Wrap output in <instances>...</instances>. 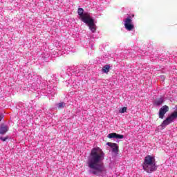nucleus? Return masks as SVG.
Here are the masks:
<instances>
[{
  "label": "nucleus",
  "instance_id": "obj_13",
  "mask_svg": "<svg viewBox=\"0 0 177 177\" xmlns=\"http://www.w3.org/2000/svg\"><path fill=\"white\" fill-rule=\"evenodd\" d=\"M57 106H58V109H64V106H66V104H64V102H60L57 104Z\"/></svg>",
  "mask_w": 177,
  "mask_h": 177
},
{
  "label": "nucleus",
  "instance_id": "obj_12",
  "mask_svg": "<svg viewBox=\"0 0 177 177\" xmlns=\"http://www.w3.org/2000/svg\"><path fill=\"white\" fill-rule=\"evenodd\" d=\"M127 110H128V108H127V106H124L119 111V113L124 114V113H127Z\"/></svg>",
  "mask_w": 177,
  "mask_h": 177
},
{
  "label": "nucleus",
  "instance_id": "obj_10",
  "mask_svg": "<svg viewBox=\"0 0 177 177\" xmlns=\"http://www.w3.org/2000/svg\"><path fill=\"white\" fill-rule=\"evenodd\" d=\"M164 103V98L160 97V98H158L155 102H154V104L156 106H161V104Z\"/></svg>",
  "mask_w": 177,
  "mask_h": 177
},
{
  "label": "nucleus",
  "instance_id": "obj_14",
  "mask_svg": "<svg viewBox=\"0 0 177 177\" xmlns=\"http://www.w3.org/2000/svg\"><path fill=\"white\" fill-rule=\"evenodd\" d=\"M0 140H2L3 142H6V140H8L7 137H1Z\"/></svg>",
  "mask_w": 177,
  "mask_h": 177
},
{
  "label": "nucleus",
  "instance_id": "obj_9",
  "mask_svg": "<svg viewBox=\"0 0 177 177\" xmlns=\"http://www.w3.org/2000/svg\"><path fill=\"white\" fill-rule=\"evenodd\" d=\"M8 129H9V127H8V126H6L5 124H2L0 127V134L5 135V133H6V132H8Z\"/></svg>",
  "mask_w": 177,
  "mask_h": 177
},
{
  "label": "nucleus",
  "instance_id": "obj_4",
  "mask_svg": "<svg viewBox=\"0 0 177 177\" xmlns=\"http://www.w3.org/2000/svg\"><path fill=\"white\" fill-rule=\"evenodd\" d=\"M124 27L128 31L133 30V24H132V17H129L124 19Z\"/></svg>",
  "mask_w": 177,
  "mask_h": 177
},
{
  "label": "nucleus",
  "instance_id": "obj_6",
  "mask_svg": "<svg viewBox=\"0 0 177 177\" xmlns=\"http://www.w3.org/2000/svg\"><path fill=\"white\" fill-rule=\"evenodd\" d=\"M168 111H169V107L168 106L164 105L163 106H162L159 109V118L162 120V118H164V116L165 115V114H167V113H168Z\"/></svg>",
  "mask_w": 177,
  "mask_h": 177
},
{
  "label": "nucleus",
  "instance_id": "obj_11",
  "mask_svg": "<svg viewBox=\"0 0 177 177\" xmlns=\"http://www.w3.org/2000/svg\"><path fill=\"white\" fill-rule=\"evenodd\" d=\"M102 71L103 73H105L107 74V73L110 71V65H105L104 66H103Z\"/></svg>",
  "mask_w": 177,
  "mask_h": 177
},
{
  "label": "nucleus",
  "instance_id": "obj_8",
  "mask_svg": "<svg viewBox=\"0 0 177 177\" xmlns=\"http://www.w3.org/2000/svg\"><path fill=\"white\" fill-rule=\"evenodd\" d=\"M107 138L109 139H124V135L118 134L117 133H111L108 135Z\"/></svg>",
  "mask_w": 177,
  "mask_h": 177
},
{
  "label": "nucleus",
  "instance_id": "obj_7",
  "mask_svg": "<svg viewBox=\"0 0 177 177\" xmlns=\"http://www.w3.org/2000/svg\"><path fill=\"white\" fill-rule=\"evenodd\" d=\"M106 145L112 149L113 153L118 154V145H117V143L107 142Z\"/></svg>",
  "mask_w": 177,
  "mask_h": 177
},
{
  "label": "nucleus",
  "instance_id": "obj_1",
  "mask_svg": "<svg viewBox=\"0 0 177 177\" xmlns=\"http://www.w3.org/2000/svg\"><path fill=\"white\" fill-rule=\"evenodd\" d=\"M104 160V152L100 148H93L88 156L87 165L91 169L90 172L93 175L99 176L100 174L106 171V167L102 161Z\"/></svg>",
  "mask_w": 177,
  "mask_h": 177
},
{
  "label": "nucleus",
  "instance_id": "obj_15",
  "mask_svg": "<svg viewBox=\"0 0 177 177\" xmlns=\"http://www.w3.org/2000/svg\"><path fill=\"white\" fill-rule=\"evenodd\" d=\"M2 118H3V115L0 114V121H2Z\"/></svg>",
  "mask_w": 177,
  "mask_h": 177
},
{
  "label": "nucleus",
  "instance_id": "obj_2",
  "mask_svg": "<svg viewBox=\"0 0 177 177\" xmlns=\"http://www.w3.org/2000/svg\"><path fill=\"white\" fill-rule=\"evenodd\" d=\"M142 168L147 174H151L157 171V165H156V158L153 156L147 155L145 156L142 163Z\"/></svg>",
  "mask_w": 177,
  "mask_h": 177
},
{
  "label": "nucleus",
  "instance_id": "obj_5",
  "mask_svg": "<svg viewBox=\"0 0 177 177\" xmlns=\"http://www.w3.org/2000/svg\"><path fill=\"white\" fill-rule=\"evenodd\" d=\"M86 24H88L91 31L92 32H96V25L95 24V21L91 17L84 21Z\"/></svg>",
  "mask_w": 177,
  "mask_h": 177
},
{
  "label": "nucleus",
  "instance_id": "obj_3",
  "mask_svg": "<svg viewBox=\"0 0 177 177\" xmlns=\"http://www.w3.org/2000/svg\"><path fill=\"white\" fill-rule=\"evenodd\" d=\"M77 13L83 23H85V21L91 19V14L88 12H84V10L82 8H78Z\"/></svg>",
  "mask_w": 177,
  "mask_h": 177
}]
</instances>
